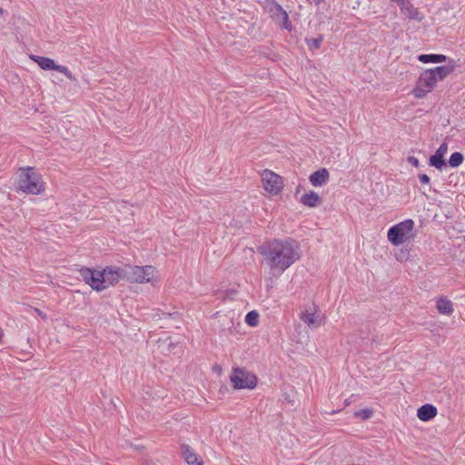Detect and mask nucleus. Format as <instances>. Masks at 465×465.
I'll use <instances>...</instances> for the list:
<instances>
[{
    "instance_id": "f257e3e1",
    "label": "nucleus",
    "mask_w": 465,
    "mask_h": 465,
    "mask_svg": "<svg viewBox=\"0 0 465 465\" xmlns=\"http://www.w3.org/2000/svg\"><path fill=\"white\" fill-rule=\"evenodd\" d=\"M270 274L279 277L300 258V245L292 238L273 239L259 248Z\"/></svg>"
},
{
    "instance_id": "f03ea898",
    "label": "nucleus",
    "mask_w": 465,
    "mask_h": 465,
    "mask_svg": "<svg viewBox=\"0 0 465 465\" xmlns=\"http://www.w3.org/2000/svg\"><path fill=\"white\" fill-rule=\"evenodd\" d=\"M80 276L87 284L95 291H103L124 278V268L106 267L103 271H94L89 268H82Z\"/></svg>"
},
{
    "instance_id": "7ed1b4c3",
    "label": "nucleus",
    "mask_w": 465,
    "mask_h": 465,
    "mask_svg": "<svg viewBox=\"0 0 465 465\" xmlns=\"http://www.w3.org/2000/svg\"><path fill=\"white\" fill-rule=\"evenodd\" d=\"M17 189L27 194L38 195L44 193L45 183L33 168H22L18 172Z\"/></svg>"
},
{
    "instance_id": "20e7f679",
    "label": "nucleus",
    "mask_w": 465,
    "mask_h": 465,
    "mask_svg": "<svg viewBox=\"0 0 465 465\" xmlns=\"http://www.w3.org/2000/svg\"><path fill=\"white\" fill-rule=\"evenodd\" d=\"M159 272L152 265L133 266L126 265L124 267V279L130 282L146 283L149 282L153 286L159 282Z\"/></svg>"
},
{
    "instance_id": "39448f33",
    "label": "nucleus",
    "mask_w": 465,
    "mask_h": 465,
    "mask_svg": "<svg viewBox=\"0 0 465 465\" xmlns=\"http://www.w3.org/2000/svg\"><path fill=\"white\" fill-rule=\"evenodd\" d=\"M414 228V222L411 219H407L401 222L388 231V240L394 246H399L412 238V231Z\"/></svg>"
},
{
    "instance_id": "423d86ee",
    "label": "nucleus",
    "mask_w": 465,
    "mask_h": 465,
    "mask_svg": "<svg viewBox=\"0 0 465 465\" xmlns=\"http://www.w3.org/2000/svg\"><path fill=\"white\" fill-rule=\"evenodd\" d=\"M231 382L235 389H253L257 384V378L250 371L236 368L233 370L231 377Z\"/></svg>"
},
{
    "instance_id": "0eeeda50",
    "label": "nucleus",
    "mask_w": 465,
    "mask_h": 465,
    "mask_svg": "<svg viewBox=\"0 0 465 465\" xmlns=\"http://www.w3.org/2000/svg\"><path fill=\"white\" fill-rule=\"evenodd\" d=\"M437 83L431 71L425 70L420 75L412 93L416 98H423L434 89Z\"/></svg>"
},
{
    "instance_id": "6e6552de",
    "label": "nucleus",
    "mask_w": 465,
    "mask_h": 465,
    "mask_svg": "<svg viewBox=\"0 0 465 465\" xmlns=\"http://www.w3.org/2000/svg\"><path fill=\"white\" fill-rule=\"evenodd\" d=\"M262 181L264 190L272 195L278 194L282 189V177L270 170L262 172Z\"/></svg>"
},
{
    "instance_id": "1a4fd4ad",
    "label": "nucleus",
    "mask_w": 465,
    "mask_h": 465,
    "mask_svg": "<svg viewBox=\"0 0 465 465\" xmlns=\"http://www.w3.org/2000/svg\"><path fill=\"white\" fill-rule=\"evenodd\" d=\"M31 58L35 63H37V64L43 70H54V71H57L59 73L63 74L64 75H65L71 81H74L75 80V78L74 77V75L72 74V73L70 72V70L66 66L56 64L54 63V61L53 59H51V58L44 57V56H37V55H34Z\"/></svg>"
},
{
    "instance_id": "9d476101",
    "label": "nucleus",
    "mask_w": 465,
    "mask_h": 465,
    "mask_svg": "<svg viewBox=\"0 0 465 465\" xmlns=\"http://www.w3.org/2000/svg\"><path fill=\"white\" fill-rule=\"evenodd\" d=\"M301 320L310 328H318L322 325V318L321 315L317 313L315 306H312L302 312Z\"/></svg>"
},
{
    "instance_id": "9b49d317",
    "label": "nucleus",
    "mask_w": 465,
    "mask_h": 465,
    "mask_svg": "<svg viewBox=\"0 0 465 465\" xmlns=\"http://www.w3.org/2000/svg\"><path fill=\"white\" fill-rule=\"evenodd\" d=\"M401 11L403 15L409 19L420 22L423 19V15L413 5L409 0H403L400 4Z\"/></svg>"
},
{
    "instance_id": "f8f14e48",
    "label": "nucleus",
    "mask_w": 465,
    "mask_h": 465,
    "mask_svg": "<svg viewBox=\"0 0 465 465\" xmlns=\"http://www.w3.org/2000/svg\"><path fill=\"white\" fill-rule=\"evenodd\" d=\"M448 151V144L443 143L436 151L435 154L430 157V164L438 170H441L446 165L444 156Z\"/></svg>"
},
{
    "instance_id": "ddd939ff",
    "label": "nucleus",
    "mask_w": 465,
    "mask_h": 465,
    "mask_svg": "<svg viewBox=\"0 0 465 465\" xmlns=\"http://www.w3.org/2000/svg\"><path fill=\"white\" fill-rule=\"evenodd\" d=\"M182 455L188 465H203V460L186 444L181 446Z\"/></svg>"
},
{
    "instance_id": "4468645a",
    "label": "nucleus",
    "mask_w": 465,
    "mask_h": 465,
    "mask_svg": "<svg viewBox=\"0 0 465 465\" xmlns=\"http://www.w3.org/2000/svg\"><path fill=\"white\" fill-rule=\"evenodd\" d=\"M330 174L327 169L322 168L309 176V181L313 186H322L329 181Z\"/></svg>"
},
{
    "instance_id": "2eb2a0df",
    "label": "nucleus",
    "mask_w": 465,
    "mask_h": 465,
    "mask_svg": "<svg viewBox=\"0 0 465 465\" xmlns=\"http://www.w3.org/2000/svg\"><path fill=\"white\" fill-rule=\"evenodd\" d=\"M437 415V408L431 404L422 405L418 409L417 416L422 421H428Z\"/></svg>"
},
{
    "instance_id": "dca6fc26",
    "label": "nucleus",
    "mask_w": 465,
    "mask_h": 465,
    "mask_svg": "<svg viewBox=\"0 0 465 465\" xmlns=\"http://www.w3.org/2000/svg\"><path fill=\"white\" fill-rule=\"evenodd\" d=\"M301 203L308 207H315L320 204L321 199L318 193L311 191L302 196Z\"/></svg>"
},
{
    "instance_id": "f3484780",
    "label": "nucleus",
    "mask_w": 465,
    "mask_h": 465,
    "mask_svg": "<svg viewBox=\"0 0 465 465\" xmlns=\"http://www.w3.org/2000/svg\"><path fill=\"white\" fill-rule=\"evenodd\" d=\"M431 71L432 75L435 77L437 82L442 81L445 79L452 71V67L450 66H437L433 69H428Z\"/></svg>"
},
{
    "instance_id": "a211bd4d",
    "label": "nucleus",
    "mask_w": 465,
    "mask_h": 465,
    "mask_svg": "<svg viewBox=\"0 0 465 465\" xmlns=\"http://www.w3.org/2000/svg\"><path fill=\"white\" fill-rule=\"evenodd\" d=\"M437 309L440 313L450 315L453 312L452 302L445 298H440L437 301Z\"/></svg>"
},
{
    "instance_id": "6ab92c4d",
    "label": "nucleus",
    "mask_w": 465,
    "mask_h": 465,
    "mask_svg": "<svg viewBox=\"0 0 465 465\" xmlns=\"http://www.w3.org/2000/svg\"><path fill=\"white\" fill-rule=\"evenodd\" d=\"M419 60L422 63H442L446 61L444 54H420Z\"/></svg>"
},
{
    "instance_id": "aec40b11",
    "label": "nucleus",
    "mask_w": 465,
    "mask_h": 465,
    "mask_svg": "<svg viewBox=\"0 0 465 465\" xmlns=\"http://www.w3.org/2000/svg\"><path fill=\"white\" fill-rule=\"evenodd\" d=\"M245 322L252 327L257 326L259 323V313L255 311L249 312L245 316Z\"/></svg>"
},
{
    "instance_id": "412c9836",
    "label": "nucleus",
    "mask_w": 465,
    "mask_h": 465,
    "mask_svg": "<svg viewBox=\"0 0 465 465\" xmlns=\"http://www.w3.org/2000/svg\"><path fill=\"white\" fill-rule=\"evenodd\" d=\"M276 11L277 13L275 14L278 15L279 13L282 18V27L284 29H291V22L289 21V16L286 11H284L280 5L277 6Z\"/></svg>"
},
{
    "instance_id": "4be33fe9",
    "label": "nucleus",
    "mask_w": 465,
    "mask_h": 465,
    "mask_svg": "<svg viewBox=\"0 0 465 465\" xmlns=\"http://www.w3.org/2000/svg\"><path fill=\"white\" fill-rule=\"evenodd\" d=\"M463 159H464V157L460 153H459V152L453 153L450 157L449 164L451 167H458L462 163Z\"/></svg>"
},
{
    "instance_id": "5701e85b",
    "label": "nucleus",
    "mask_w": 465,
    "mask_h": 465,
    "mask_svg": "<svg viewBox=\"0 0 465 465\" xmlns=\"http://www.w3.org/2000/svg\"><path fill=\"white\" fill-rule=\"evenodd\" d=\"M372 411L371 410H361L355 412V416L361 417V419H369L371 416Z\"/></svg>"
},
{
    "instance_id": "b1692460",
    "label": "nucleus",
    "mask_w": 465,
    "mask_h": 465,
    "mask_svg": "<svg viewBox=\"0 0 465 465\" xmlns=\"http://www.w3.org/2000/svg\"><path fill=\"white\" fill-rule=\"evenodd\" d=\"M322 42V37L320 36L318 38H313V39H311L308 44H309V46L312 47V48H316L318 49L321 45Z\"/></svg>"
},
{
    "instance_id": "393cba45",
    "label": "nucleus",
    "mask_w": 465,
    "mask_h": 465,
    "mask_svg": "<svg viewBox=\"0 0 465 465\" xmlns=\"http://www.w3.org/2000/svg\"><path fill=\"white\" fill-rule=\"evenodd\" d=\"M407 161H408L409 163H411L414 167H418L419 164H420L419 160L416 157H414V156H409Z\"/></svg>"
},
{
    "instance_id": "a878e982",
    "label": "nucleus",
    "mask_w": 465,
    "mask_h": 465,
    "mask_svg": "<svg viewBox=\"0 0 465 465\" xmlns=\"http://www.w3.org/2000/svg\"><path fill=\"white\" fill-rule=\"evenodd\" d=\"M419 178L422 183L428 184L430 183V177L425 173L420 174Z\"/></svg>"
}]
</instances>
